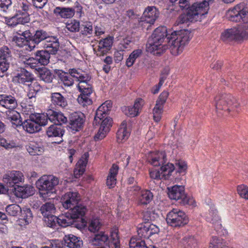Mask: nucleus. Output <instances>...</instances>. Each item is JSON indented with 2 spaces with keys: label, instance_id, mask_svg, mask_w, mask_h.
Here are the masks:
<instances>
[{
  "label": "nucleus",
  "instance_id": "nucleus-1",
  "mask_svg": "<svg viewBox=\"0 0 248 248\" xmlns=\"http://www.w3.org/2000/svg\"><path fill=\"white\" fill-rule=\"evenodd\" d=\"M191 38V32L187 30L174 31L169 34L166 27H159L154 31L149 39L147 47L150 52L160 54L167 47L162 44L166 39L171 53L177 55L183 51L184 46Z\"/></svg>",
  "mask_w": 248,
  "mask_h": 248
},
{
  "label": "nucleus",
  "instance_id": "nucleus-2",
  "mask_svg": "<svg viewBox=\"0 0 248 248\" xmlns=\"http://www.w3.org/2000/svg\"><path fill=\"white\" fill-rule=\"evenodd\" d=\"M210 1L204 0L202 2L193 4L187 8L186 14H182L178 17L175 24L178 25L188 21H201L202 17L208 13Z\"/></svg>",
  "mask_w": 248,
  "mask_h": 248
},
{
  "label": "nucleus",
  "instance_id": "nucleus-3",
  "mask_svg": "<svg viewBox=\"0 0 248 248\" xmlns=\"http://www.w3.org/2000/svg\"><path fill=\"white\" fill-rule=\"evenodd\" d=\"M166 161V155L164 152L153 153L149 157V162L152 165L155 167L161 166L160 170L162 179H170L172 175L176 182H179L181 178L178 176L174 175V166L173 164L169 163L165 164Z\"/></svg>",
  "mask_w": 248,
  "mask_h": 248
},
{
  "label": "nucleus",
  "instance_id": "nucleus-4",
  "mask_svg": "<svg viewBox=\"0 0 248 248\" xmlns=\"http://www.w3.org/2000/svg\"><path fill=\"white\" fill-rule=\"evenodd\" d=\"M59 184L58 177L53 175H44L36 183V185L43 197L50 196L55 193V188Z\"/></svg>",
  "mask_w": 248,
  "mask_h": 248
},
{
  "label": "nucleus",
  "instance_id": "nucleus-5",
  "mask_svg": "<svg viewBox=\"0 0 248 248\" xmlns=\"http://www.w3.org/2000/svg\"><path fill=\"white\" fill-rule=\"evenodd\" d=\"M214 104L217 112L219 110H227L229 112L234 111L239 106L236 99L229 93L217 95L215 97Z\"/></svg>",
  "mask_w": 248,
  "mask_h": 248
},
{
  "label": "nucleus",
  "instance_id": "nucleus-6",
  "mask_svg": "<svg viewBox=\"0 0 248 248\" xmlns=\"http://www.w3.org/2000/svg\"><path fill=\"white\" fill-rule=\"evenodd\" d=\"M68 209L69 210L64 214V218L62 219L68 226L74 225L78 219L83 220L82 217L87 211L86 207L80 203H78ZM75 226L78 227L77 224H75Z\"/></svg>",
  "mask_w": 248,
  "mask_h": 248
},
{
  "label": "nucleus",
  "instance_id": "nucleus-7",
  "mask_svg": "<svg viewBox=\"0 0 248 248\" xmlns=\"http://www.w3.org/2000/svg\"><path fill=\"white\" fill-rule=\"evenodd\" d=\"M47 124V119L40 114H31L29 119L25 120L21 125L29 133H33L41 129V126H45Z\"/></svg>",
  "mask_w": 248,
  "mask_h": 248
},
{
  "label": "nucleus",
  "instance_id": "nucleus-8",
  "mask_svg": "<svg viewBox=\"0 0 248 248\" xmlns=\"http://www.w3.org/2000/svg\"><path fill=\"white\" fill-rule=\"evenodd\" d=\"M167 189L168 196L170 199L180 200V202L183 204L195 205V202L193 198L186 196L183 186L175 185L168 187Z\"/></svg>",
  "mask_w": 248,
  "mask_h": 248
},
{
  "label": "nucleus",
  "instance_id": "nucleus-9",
  "mask_svg": "<svg viewBox=\"0 0 248 248\" xmlns=\"http://www.w3.org/2000/svg\"><path fill=\"white\" fill-rule=\"evenodd\" d=\"M166 221L168 225L174 227H181L188 222L186 214L178 209H173L167 215Z\"/></svg>",
  "mask_w": 248,
  "mask_h": 248
},
{
  "label": "nucleus",
  "instance_id": "nucleus-10",
  "mask_svg": "<svg viewBox=\"0 0 248 248\" xmlns=\"http://www.w3.org/2000/svg\"><path fill=\"white\" fill-rule=\"evenodd\" d=\"M30 8V3L26 0L19 3L18 9L16 11V14L12 17L11 19L18 20L19 23L22 24L29 22L30 18L28 11Z\"/></svg>",
  "mask_w": 248,
  "mask_h": 248
},
{
  "label": "nucleus",
  "instance_id": "nucleus-11",
  "mask_svg": "<svg viewBox=\"0 0 248 248\" xmlns=\"http://www.w3.org/2000/svg\"><path fill=\"white\" fill-rule=\"evenodd\" d=\"M24 179L23 173L19 171L12 170L8 171L3 175V182L7 187H12L16 184L23 181Z\"/></svg>",
  "mask_w": 248,
  "mask_h": 248
},
{
  "label": "nucleus",
  "instance_id": "nucleus-12",
  "mask_svg": "<svg viewBox=\"0 0 248 248\" xmlns=\"http://www.w3.org/2000/svg\"><path fill=\"white\" fill-rule=\"evenodd\" d=\"M80 197L77 191H70L65 193L62 197L61 202L63 207L67 209L79 203Z\"/></svg>",
  "mask_w": 248,
  "mask_h": 248
},
{
  "label": "nucleus",
  "instance_id": "nucleus-13",
  "mask_svg": "<svg viewBox=\"0 0 248 248\" xmlns=\"http://www.w3.org/2000/svg\"><path fill=\"white\" fill-rule=\"evenodd\" d=\"M49 36L48 32L42 29L36 30L33 35L31 33V37H30L31 42L29 45V48H27L28 50H33L35 48L36 45L43 41L46 42Z\"/></svg>",
  "mask_w": 248,
  "mask_h": 248
},
{
  "label": "nucleus",
  "instance_id": "nucleus-14",
  "mask_svg": "<svg viewBox=\"0 0 248 248\" xmlns=\"http://www.w3.org/2000/svg\"><path fill=\"white\" fill-rule=\"evenodd\" d=\"M112 43V37L102 39L98 41V45L93 48V51L97 56H104L110 50Z\"/></svg>",
  "mask_w": 248,
  "mask_h": 248
},
{
  "label": "nucleus",
  "instance_id": "nucleus-15",
  "mask_svg": "<svg viewBox=\"0 0 248 248\" xmlns=\"http://www.w3.org/2000/svg\"><path fill=\"white\" fill-rule=\"evenodd\" d=\"M230 19L233 21L248 22V8L241 6H235L230 12Z\"/></svg>",
  "mask_w": 248,
  "mask_h": 248
},
{
  "label": "nucleus",
  "instance_id": "nucleus-16",
  "mask_svg": "<svg viewBox=\"0 0 248 248\" xmlns=\"http://www.w3.org/2000/svg\"><path fill=\"white\" fill-rule=\"evenodd\" d=\"M168 95L169 93L167 92H163L156 102L155 107L153 110L154 120L156 122H159L161 119L163 105L166 101Z\"/></svg>",
  "mask_w": 248,
  "mask_h": 248
},
{
  "label": "nucleus",
  "instance_id": "nucleus-17",
  "mask_svg": "<svg viewBox=\"0 0 248 248\" xmlns=\"http://www.w3.org/2000/svg\"><path fill=\"white\" fill-rule=\"evenodd\" d=\"M85 122V116L81 112H74L69 116V127L73 130L78 131L81 129Z\"/></svg>",
  "mask_w": 248,
  "mask_h": 248
},
{
  "label": "nucleus",
  "instance_id": "nucleus-18",
  "mask_svg": "<svg viewBox=\"0 0 248 248\" xmlns=\"http://www.w3.org/2000/svg\"><path fill=\"white\" fill-rule=\"evenodd\" d=\"M160 13L155 6H148L145 9L143 16L144 20L142 21V25L149 23L150 26L153 25L155 20L158 18Z\"/></svg>",
  "mask_w": 248,
  "mask_h": 248
},
{
  "label": "nucleus",
  "instance_id": "nucleus-19",
  "mask_svg": "<svg viewBox=\"0 0 248 248\" xmlns=\"http://www.w3.org/2000/svg\"><path fill=\"white\" fill-rule=\"evenodd\" d=\"M50 53L46 50L37 51L35 54V58H29L27 60V64H31V67H33V63L31 62L32 60L38 61L39 63L43 65H47L49 62Z\"/></svg>",
  "mask_w": 248,
  "mask_h": 248
},
{
  "label": "nucleus",
  "instance_id": "nucleus-20",
  "mask_svg": "<svg viewBox=\"0 0 248 248\" xmlns=\"http://www.w3.org/2000/svg\"><path fill=\"white\" fill-rule=\"evenodd\" d=\"M241 30L239 29L233 28L224 31L221 35V39L225 42L232 41H240L242 40Z\"/></svg>",
  "mask_w": 248,
  "mask_h": 248
},
{
  "label": "nucleus",
  "instance_id": "nucleus-21",
  "mask_svg": "<svg viewBox=\"0 0 248 248\" xmlns=\"http://www.w3.org/2000/svg\"><path fill=\"white\" fill-rule=\"evenodd\" d=\"M46 114L47 118L46 119L57 124L62 126V124H65L67 122V118L60 112H57L50 109L47 110Z\"/></svg>",
  "mask_w": 248,
  "mask_h": 248
},
{
  "label": "nucleus",
  "instance_id": "nucleus-22",
  "mask_svg": "<svg viewBox=\"0 0 248 248\" xmlns=\"http://www.w3.org/2000/svg\"><path fill=\"white\" fill-rule=\"evenodd\" d=\"M89 156V153L86 152L81 156V158L77 162L74 171L75 177L76 178L80 177V176L84 173Z\"/></svg>",
  "mask_w": 248,
  "mask_h": 248
},
{
  "label": "nucleus",
  "instance_id": "nucleus-23",
  "mask_svg": "<svg viewBox=\"0 0 248 248\" xmlns=\"http://www.w3.org/2000/svg\"><path fill=\"white\" fill-rule=\"evenodd\" d=\"M0 105L8 110H11L17 107V103L14 96L2 94L0 95Z\"/></svg>",
  "mask_w": 248,
  "mask_h": 248
},
{
  "label": "nucleus",
  "instance_id": "nucleus-24",
  "mask_svg": "<svg viewBox=\"0 0 248 248\" xmlns=\"http://www.w3.org/2000/svg\"><path fill=\"white\" fill-rule=\"evenodd\" d=\"M59 46V40L57 37L54 36H49L44 44V47L51 54H55L58 51Z\"/></svg>",
  "mask_w": 248,
  "mask_h": 248
},
{
  "label": "nucleus",
  "instance_id": "nucleus-25",
  "mask_svg": "<svg viewBox=\"0 0 248 248\" xmlns=\"http://www.w3.org/2000/svg\"><path fill=\"white\" fill-rule=\"evenodd\" d=\"M63 217H64V215H62L58 217L53 215H51L48 217L47 216V217H44V220L47 226L53 228H55L58 225L64 227L68 226V225H67L65 222L62 220V218H64Z\"/></svg>",
  "mask_w": 248,
  "mask_h": 248
},
{
  "label": "nucleus",
  "instance_id": "nucleus-26",
  "mask_svg": "<svg viewBox=\"0 0 248 248\" xmlns=\"http://www.w3.org/2000/svg\"><path fill=\"white\" fill-rule=\"evenodd\" d=\"M83 245V242L79 237L69 234L64 238V245L69 248H79Z\"/></svg>",
  "mask_w": 248,
  "mask_h": 248
},
{
  "label": "nucleus",
  "instance_id": "nucleus-27",
  "mask_svg": "<svg viewBox=\"0 0 248 248\" xmlns=\"http://www.w3.org/2000/svg\"><path fill=\"white\" fill-rule=\"evenodd\" d=\"M15 78L19 83L28 86L34 79L32 75L24 69H22L20 73L17 74Z\"/></svg>",
  "mask_w": 248,
  "mask_h": 248
},
{
  "label": "nucleus",
  "instance_id": "nucleus-28",
  "mask_svg": "<svg viewBox=\"0 0 248 248\" xmlns=\"http://www.w3.org/2000/svg\"><path fill=\"white\" fill-rule=\"evenodd\" d=\"M14 187L15 195L18 197L26 198L33 194V188L31 186H16Z\"/></svg>",
  "mask_w": 248,
  "mask_h": 248
},
{
  "label": "nucleus",
  "instance_id": "nucleus-29",
  "mask_svg": "<svg viewBox=\"0 0 248 248\" xmlns=\"http://www.w3.org/2000/svg\"><path fill=\"white\" fill-rule=\"evenodd\" d=\"M6 118L10 120L16 127L21 126L22 124L21 116L19 113L16 111L15 109L7 110L6 112Z\"/></svg>",
  "mask_w": 248,
  "mask_h": 248
},
{
  "label": "nucleus",
  "instance_id": "nucleus-30",
  "mask_svg": "<svg viewBox=\"0 0 248 248\" xmlns=\"http://www.w3.org/2000/svg\"><path fill=\"white\" fill-rule=\"evenodd\" d=\"M108 240V237L104 232H100L94 235L93 237H91L89 239V242L93 246H100L107 242Z\"/></svg>",
  "mask_w": 248,
  "mask_h": 248
},
{
  "label": "nucleus",
  "instance_id": "nucleus-31",
  "mask_svg": "<svg viewBox=\"0 0 248 248\" xmlns=\"http://www.w3.org/2000/svg\"><path fill=\"white\" fill-rule=\"evenodd\" d=\"M63 133L62 126L56 124L50 125L46 130V134L49 137L62 138Z\"/></svg>",
  "mask_w": 248,
  "mask_h": 248
},
{
  "label": "nucleus",
  "instance_id": "nucleus-32",
  "mask_svg": "<svg viewBox=\"0 0 248 248\" xmlns=\"http://www.w3.org/2000/svg\"><path fill=\"white\" fill-rule=\"evenodd\" d=\"M118 166L113 164L109 170V174L106 181V184L109 188L113 187L116 185V177L118 173Z\"/></svg>",
  "mask_w": 248,
  "mask_h": 248
},
{
  "label": "nucleus",
  "instance_id": "nucleus-33",
  "mask_svg": "<svg viewBox=\"0 0 248 248\" xmlns=\"http://www.w3.org/2000/svg\"><path fill=\"white\" fill-rule=\"evenodd\" d=\"M51 100L52 103L56 107L63 108L67 105L66 99L59 93H51Z\"/></svg>",
  "mask_w": 248,
  "mask_h": 248
},
{
  "label": "nucleus",
  "instance_id": "nucleus-34",
  "mask_svg": "<svg viewBox=\"0 0 248 248\" xmlns=\"http://www.w3.org/2000/svg\"><path fill=\"white\" fill-rule=\"evenodd\" d=\"M54 13L57 16L62 18H70L75 14V10L72 8H61L57 7L54 10Z\"/></svg>",
  "mask_w": 248,
  "mask_h": 248
},
{
  "label": "nucleus",
  "instance_id": "nucleus-35",
  "mask_svg": "<svg viewBox=\"0 0 248 248\" xmlns=\"http://www.w3.org/2000/svg\"><path fill=\"white\" fill-rule=\"evenodd\" d=\"M153 194L148 190H142L140 193L139 196V203L140 205H147L153 199Z\"/></svg>",
  "mask_w": 248,
  "mask_h": 248
},
{
  "label": "nucleus",
  "instance_id": "nucleus-36",
  "mask_svg": "<svg viewBox=\"0 0 248 248\" xmlns=\"http://www.w3.org/2000/svg\"><path fill=\"white\" fill-rule=\"evenodd\" d=\"M40 211L43 217H47L55 213L56 208L54 204L51 202H47L43 204Z\"/></svg>",
  "mask_w": 248,
  "mask_h": 248
},
{
  "label": "nucleus",
  "instance_id": "nucleus-37",
  "mask_svg": "<svg viewBox=\"0 0 248 248\" xmlns=\"http://www.w3.org/2000/svg\"><path fill=\"white\" fill-rule=\"evenodd\" d=\"M129 132L127 130L126 122L123 121L117 133V139L118 142L125 141L129 137Z\"/></svg>",
  "mask_w": 248,
  "mask_h": 248
},
{
  "label": "nucleus",
  "instance_id": "nucleus-38",
  "mask_svg": "<svg viewBox=\"0 0 248 248\" xmlns=\"http://www.w3.org/2000/svg\"><path fill=\"white\" fill-rule=\"evenodd\" d=\"M69 74L72 78H75L77 81H80L81 80H90L91 77L86 73H82L80 70L72 69L69 70Z\"/></svg>",
  "mask_w": 248,
  "mask_h": 248
},
{
  "label": "nucleus",
  "instance_id": "nucleus-39",
  "mask_svg": "<svg viewBox=\"0 0 248 248\" xmlns=\"http://www.w3.org/2000/svg\"><path fill=\"white\" fill-rule=\"evenodd\" d=\"M26 149L31 155H40L44 151L43 148L34 142H31L26 146Z\"/></svg>",
  "mask_w": 248,
  "mask_h": 248
},
{
  "label": "nucleus",
  "instance_id": "nucleus-40",
  "mask_svg": "<svg viewBox=\"0 0 248 248\" xmlns=\"http://www.w3.org/2000/svg\"><path fill=\"white\" fill-rule=\"evenodd\" d=\"M16 23L14 25L16 26L15 31L20 36L25 37L26 39L30 38L31 35V32L29 30H26V26L24 25L25 23H19L18 20H16Z\"/></svg>",
  "mask_w": 248,
  "mask_h": 248
},
{
  "label": "nucleus",
  "instance_id": "nucleus-41",
  "mask_svg": "<svg viewBox=\"0 0 248 248\" xmlns=\"http://www.w3.org/2000/svg\"><path fill=\"white\" fill-rule=\"evenodd\" d=\"M102 226V223L98 217H93L89 221L88 229L91 232H97Z\"/></svg>",
  "mask_w": 248,
  "mask_h": 248
},
{
  "label": "nucleus",
  "instance_id": "nucleus-42",
  "mask_svg": "<svg viewBox=\"0 0 248 248\" xmlns=\"http://www.w3.org/2000/svg\"><path fill=\"white\" fill-rule=\"evenodd\" d=\"M12 59L11 50L6 46L0 47V61L10 62Z\"/></svg>",
  "mask_w": 248,
  "mask_h": 248
},
{
  "label": "nucleus",
  "instance_id": "nucleus-43",
  "mask_svg": "<svg viewBox=\"0 0 248 248\" xmlns=\"http://www.w3.org/2000/svg\"><path fill=\"white\" fill-rule=\"evenodd\" d=\"M137 233L139 238H140L141 239L142 238L148 239L150 237L147 222L139 225L137 228Z\"/></svg>",
  "mask_w": 248,
  "mask_h": 248
},
{
  "label": "nucleus",
  "instance_id": "nucleus-44",
  "mask_svg": "<svg viewBox=\"0 0 248 248\" xmlns=\"http://www.w3.org/2000/svg\"><path fill=\"white\" fill-rule=\"evenodd\" d=\"M39 77L45 82L51 83L53 79L54 75L49 70L45 68L41 69L39 72Z\"/></svg>",
  "mask_w": 248,
  "mask_h": 248
},
{
  "label": "nucleus",
  "instance_id": "nucleus-45",
  "mask_svg": "<svg viewBox=\"0 0 248 248\" xmlns=\"http://www.w3.org/2000/svg\"><path fill=\"white\" fill-rule=\"evenodd\" d=\"M142 54V50L140 49L134 50L129 56L126 61V65L128 67H131L134 64L135 60L140 57Z\"/></svg>",
  "mask_w": 248,
  "mask_h": 248
},
{
  "label": "nucleus",
  "instance_id": "nucleus-46",
  "mask_svg": "<svg viewBox=\"0 0 248 248\" xmlns=\"http://www.w3.org/2000/svg\"><path fill=\"white\" fill-rule=\"evenodd\" d=\"M6 211L9 215L16 217L21 213V208L18 204H12L7 206Z\"/></svg>",
  "mask_w": 248,
  "mask_h": 248
},
{
  "label": "nucleus",
  "instance_id": "nucleus-47",
  "mask_svg": "<svg viewBox=\"0 0 248 248\" xmlns=\"http://www.w3.org/2000/svg\"><path fill=\"white\" fill-rule=\"evenodd\" d=\"M129 248H149L145 241L140 238H132L129 241Z\"/></svg>",
  "mask_w": 248,
  "mask_h": 248
},
{
  "label": "nucleus",
  "instance_id": "nucleus-48",
  "mask_svg": "<svg viewBox=\"0 0 248 248\" xmlns=\"http://www.w3.org/2000/svg\"><path fill=\"white\" fill-rule=\"evenodd\" d=\"M175 173L176 176L177 173L185 174L187 169L186 163L183 160H178L175 163Z\"/></svg>",
  "mask_w": 248,
  "mask_h": 248
},
{
  "label": "nucleus",
  "instance_id": "nucleus-49",
  "mask_svg": "<svg viewBox=\"0 0 248 248\" xmlns=\"http://www.w3.org/2000/svg\"><path fill=\"white\" fill-rule=\"evenodd\" d=\"M209 248H228L226 242L221 239L217 237H213L210 242Z\"/></svg>",
  "mask_w": 248,
  "mask_h": 248
},
{
  "label": "nucleus",
  "instance_id": "nucleus-50",
  "mask_svg": "<svg viewBox=\"0 0 248 248\" xmlns=\"http://www.w3.org/2000/svg\"><path fill=\"white\" fill-rule=\"evenodd\" d=\"M29 86L30 90L28 95L29 98L31 99L33 97H35L36 93L41 91L42 88L40 84L37 82L30 84Z\"/></svg>",
  "mask_w": 248,
  "mask_h": 248
},
{
  "label": "nucleus",
  "instance_id": "nucleus-51",
  "mask_svg": "<svg viewBox=\"0 0 248 248\" xmlns=\"http://www.w3.org/2000/svg\"><path fill=\"white\" fill-rule=\"evenodd\" d=\"M14 40L15 41L16 45L19 47H23L26 46V49L29 48V45L31 42V39H26L25 37L20 36L19 37L15 36Z\"/></svg>",
  "mask_w": 248,
  "mask_h": 248
},
{
  "label": "nucleus",
  "instance_id": "nucleus-52",
  "mask_svg": "<svg viewBox=\"0 0 248 248\" xmlns=\"http://www.w3.org/2000/svg\"><path fill=\"white\" fill-rule=\"evenodd\" d=\"M21 218L20 220L24 221L26 224L31 222L32 219V214L31 210L29 208L21 210Z\"/></svg>",
  "mask_w": 248,
  "mask_h": 248
},
{
  "label": "nucleus",
  "instance_id": "nucleus-53",
  "mask_svg": "<svg viewBox=\"0 0 248 248\" xmlns=\"http://www.w3.org/2000/svg\"><path fill=\"white\" fill-rule=\"evenodd\" d=\"M109 242L110 244H109V247L120 246L118 231L117 229H114L111 232Z\"/></svg>",
  "mask_w": 248,
  "mask_h": 248
},
{
  "label": "nucleus",
  "instance_id": "nucleus-54",
  "mask_svg": "<svg viewBox=\"0 0 248 248\" xmlns=\"http://www.w3.org/2000/svg\"><path fill=\"white\" fill-rule=\"evenodd\" d=\"M183 245L186 248H196L197 241L193 236H186L183 239Z\"/></svg>",
  "mask_w": 248,
  "mask_h": 248
},
{
  "label": "nucleus",
  "instance_id": "nucleus-55",
  "mask_svg": "<svg viewBox=\"0 0 248 248\" xmlns=\"http://www.w3.org/2000/svg\"><path fill=\"white\" fill-rule=\"evenodd\" d=\"M81 33L84 35H91L93 32V28L90 22L85 23L80 26Z\"/></svg>",
  "mask_w": 248,
  "mask_h": 248
},
{
  "label": "nucleus",
  "instance_id": "nucleus-56",
  "mask_svg": "<svg viewBox=\"0 0 248 248\" xmlns=\"http://www.w3.org/2000/svg\"><path fill=\"white\" fill-rule=\"evenodd\" d=\"M60 78L61 81L63 82L64 86H71L74 83V80L71 74L68 75L66 73L61 74Z\"/></svg>",
  "mask_w": 248,
  "mask_h": 248
},
{
  "label": "nucleus",
  "instance_id": "nucleus-57",
  "mask_svg": "<svg viewBox=\"0 0 248 248\" xmlns=\"http://www.w3.org/2000/svg\"><path fill=\"white\" fill-rule=\"evenodd\" d=\"M66 27L67 29L71 32L78 31L80 28L79 22L75 20L67 23Z\"/></svg>",
  "mask_w": 248,
  "mask_h": 248
},
{
  "label": "nucleus",
  "instance_id": "nucleus-58",
  "mask_svg": "<svg viewBox=\"0 0 248 248\" xmlns=\"http://www.w3.org/2000/svg\"><path fill=\"white\" fill-rule=\"evenodd\" d=\"M237 190L241 198L248 200V186L244 185H239L237 186Z\"/></svg>",
  "mask_w": 248,
  "mask_h": 248
},
{
  "label": "nucleus",
  "instance_id": "nucleus-59",
  "mask_svg": "<svg viewBox=\"0 0 248 248\" xmlns=\"http://www.w3.org/2000/svg\"><path fill=\"white\" fill-rule=\"evenodd\" d=\"M112 119L109 117H106L102 120L100 128L103 131L108 132L110 127L111 126Z\"/></svg>",
  "mask_w": 248,
  "mask_h": 248
},
{
  "label": "nucleus",
  "instance_id": "nucleus-60",
  "mask_svg": "<svg viewBox=\"0 0 248 248\" xmlns=\"http://www.w3.org/2000/svg\"><path fill=\"white\" fill-rule=\"evenodd\" d=\"M89 96L90 95L80 94V95L79 96L78 98V101L83 106L91 105L92 103V101L90 98H89Z\"/></svg>",
  "mask_w": 248,
  "mask_h": 248
},
{
  "label": "nucleus",
  "instance_id": "nucleus-61",
  "mask_svg": "<svg viewBox=\"0 0 248 248\" xmlns=\"http://www.w3.org/2000/svg\"><path fill=\"white\" fill-rule=\"evenodd\" d=\"M106 108H103L102 109H100V107L98 108L96 111L95 116L94 117V120L97 121L98 119L100 121L102 120L106 116L107 113L109 110H106Z\"/></svg>",
  "mask_w": 248,
  "mask_h": 248
},
{
  "label": "nucleus",
  "instance_id": "nucleus-62",
  "mask_svg": "<svg viewBox=\"0 0 248 248\" xmlns=\"http://www.w3.org/2000/svg\"><path fill=\"white\" fill-rule=\"evenodd\" d=\"M11 5V0H0V12H7Z\"/></svg>",
  "mask_w": 248,
  "mask_h": 248
},
{
  "label": "nucleus",
  "instance_id": "nucleus-63",
  "mask_svg": "<svg viewBox=\"0 0 248 248\" xmlns=\"http://www.w3.org/2000/svg\"><path fill=\"white\" fill-rule=\"evenodd\" d=\"M10 62L0 61V77H3L9 68Z\"/></svg>",
  "mask_w": 248,
  "mask_h": 248
},
{
  "label": "nucleus",
  "instance_id": "nucleus-64",
  "mask_svg": "<svg viewBox=\"0 0 248 248\" xmlns=\"http://www.w3.org/2000/svg\"><path fill=\"white\" fill-rule=\"evenodd\" d=\"M0 146L4 147L6 149H8L15 147L16 144L14 142L7 140L5 139L0 138Z\"/></svg>",
  "mask_w": 248,
  "mask_h": 248
}]
</instances>
